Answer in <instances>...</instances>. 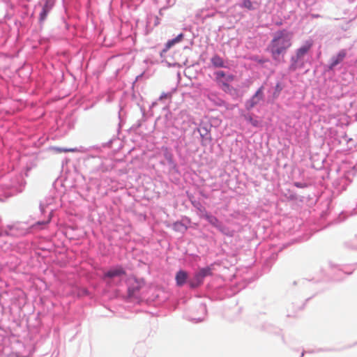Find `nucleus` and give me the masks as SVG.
Masks as SVG:
<instances>
[{"label": "nucleus", "mask_w": 357, "mask_h": 357, "mask_svg": "<svg viewBox=\"0 0 357 357\" xmlns=\"http://www.w3.org/2000/svg\"><path fill=\"white\" fill-rule=\"evenodd\" d=\"M293 33L285 29L275 32L271 40L268 50L273 60L280 61L292 45Z\"/></svg>", "instance_id": "obj_1"}, {"label": "nucleus", "mask_w": 357, "mask_h": 357, "mask_svg": "<svg viewBox=\"0 0 357 357\" xmlns=\"http://www.w3.org/2000/svg\"><path fill=\"white\" fill-rule=\"evenodd\" d=\"M234 76L232 75H226L225 72L220 70L215 73V80L219 85L222 86V89L225 90L229 87L228 82L234 80Z\"/></svg>", "instance_id": "obj_2"}, {"label": "nucleus", "mask_w": 357, "mask_h": 357, "mask_svg": "<svg viewBox=\"0 0 357 357\" xmlns=\"http://www.w3.org/2000/svg\"><path fill=\"white\" fill-rule=\"evenodd\" d=\"M264 93H263V86H261L256 93L252 96V97L246 102L245 107L248 110L251 109L255 105H257L259 102L263 99Z\"/></svg>", "instance_id": "obj_3"}, {"label": "nucleus", "mask_w": 357, "mask_h": 357, "mask_svg": "<svg viewBox=\"0 0 357 357\" xmlns=\"http://www.w3.org/2000/svg\"><path fill=\"white\" fill-rule=\"evenodd\" d=\"M347 56V51L345 50H341L338 52L336 55H334L331 59V62L328 66L330 70H333L336 66L343 61Z\"/></svg>", "instance_id": "obj_4"}, {"label": "nucleus", "mask_w": 357, "mask_h": 357, "mask_svg": "<svg viewBox=\"0 0 357 357\" xmlns=\"http://www.w3.org/2000/svg\"><path fill=\"white\" fill-rule=\"evenodd\" d=\"M54 6L53 0H47L45 5L43 7L42 11L40 13L39 21L43 23L47 18V16Z\"/></svg>", "instance_id": "obj_5"}, {"label": "nucleus", "mask_w": 357, "mask_h": 357, "mask_svg": "<svg viewBox=\"0 0 357 357\" xmlns=\"http://www.w3.org/2000/svg\"><path fill=\"white\" fill-rule=\"evenodd\" d=\"M203 216L211 225L218 228L220 231L224 232V228L216 217L208 213H205Z\"/></svg>", "instance_id": "obj_6"}, {"label": "nucleus", "mask_w": 357, "mask_h": 357, "mask_svg": "<svg viewBox=\"0 0 357 357\" xmlns=\"http://www.w3.org/2000/svg\"><path fill=\"white\" fill-rule=\"evenodd\" d=\"M312 46V43L307 41L303 45L298 48L296 54L297 59H300L303 57L308 52Z\"/></svg>", "instance_id": "obj_7"}, {"label": "nucleus", "mask_w": 357, "mask_h": 357, "mask_svg": "<svg viewBox=\"0 0 357 357\" xmlns=\"http://www.w3.org/2000/svg\"><path fill=\"white\" fill-rule=\"evenodd\" d=\"M123 275H126L125 270L122 267H116L106 272L105 277L112 278Z\"/></svg>", "instance_id": "obj_8"}, {"label": "nucleus", "mask_w": 357, "mask_h": 357, "mask_svg": "<svg viewBox=\"0 0 357 357\" xmlns=\"http://www.w3.org/2000/svg\"><path fill=\"white\" fill-rule=\"evenodd\" d=\"M183 38V34L180 33L175 38L172 40H169L165 44V48L162 50V53L167 52L172 47H173L175 44L181 42Z\"/></svg>", "instance_id": "obj_9"}, {"label": "nucleus", "mask_w": 357, "mask_h": 357, "mask_svg": "<svg viewBox=\"0 0 357 357\" xmlns=\"http://www.w3.org/2000/svg\"><path fill=\"white\" fill-rule=\"evenodd\" d=\"M188 278V273L184 271H179L176 275V281L178 286H182Z\"/></svg>", "instance_id": "obj_10"}, {"label": "nucleus", "mask_w": 357, "mask_h": 357, "mask_svg": "<svg viewBox=\"0 0 357 357\" xmlns=\"http://www.w3.org/2000/svg\"><path fill=\"white\" fill-rule=\"evenodd\" d=\"M204 278L200 276V275L197 273H195L194 278L190 280L188 282L192 288H195L199 286L203 282Z\"/></svg>", "instance_id": "obj_11"}, {"label": "nucleus", "mask_w": 357, "mask_h": 357, "mask_svg": "<svg viewBox=\"0 0 357 357\" xmlns=\"http://www.w3.org/2000/svg\"><path fill=\"white\" fill-rule=\"evenodd\" d=\"M211 61L212 64L217 68L224 67V61L223 59L218 55H214Z\"/></svg>", "instance_id": "obj_12"}, {"label": "nucleus", "mask_w": 357, "mask_h": 357, "mask_svg": "<svg viewBox=\"0 0 357 357\" xmlns=\"http://www.w3.org/2000/svg\"><path fill=\"white\" fill-rule=\"evenodd\" d=\"M52 150L56 153H68V152H77L78 149L77 148H69V149H63L60 147H53Z\"/></svg>", "instance_id": "obj_13"}, {"label": "nucleus", "mask_w": 357, "mask_h": 357, "mask_svg": "<svg viewBox=\"0 0 357 357\" xmlns=\"http://www.w3.org/2000/svg\"><path fill=\"white\" fill-rule=\"evenodd\" d=\"M198 273L200 275L201 277L204 278L206 276L211 275H212V271H211V268L210 267H206V268H201L198 271Z\"/></svg>", "instance_id": "obj_14"}, {"label": "nucleus", "mask_w": 357, "mask_h": 357, "mask_svg": "<svg viewBox=\"0 0 357 357\" xmlns=\"http://www.w3.org/2000/svg\"><path fill=\"white\" fill-rule=\"evenodd\" d=\"M244 117L245 119L250 122L253 126L257 127L259 126V121L256 119H254L251 115H245Z\"/></svg>", "instance_id": "obj_15"}, {"label": "nucleus", "mask_w": 357, "mask_h": 357, "mask_svg": "<svg viewBox=\"0 0 357 357\" xmlns=\"http://www.w3.org/2000/svg\"><path fill=\"white\" fill-rule=\"evenodd\" d=\"M174 228L176 231L186 230L185 226L179 222H176L174 224Z\"/></svg>", "instance_id": "obj_16"}, {"label": "nucleus", "mask_w": 357, "mask_h": 357, "mask_svg": "<svg viewBox=\"0 0 357 357\" xmlns=\"http://www.w3.org/2000/svg\"><path fill=\"white\" fill-rule=\"evenodd\" d=\"M242 6L244 8H248V10H252L253 9L252 3V1L250 0H243V3H242Z\"/></svg>", "instance_id": "obj_17"}, {"label": "nucleus", "mask_w": 357, "mask_h": 357, "mask_svg": "<svg viewBox=\"0 0 357 357\" xmlns=\"http://www.w3.org/2000/svg\"><path fill=\"white\" fill-rule=\"evenodd\" d=\"M172 93H162L160 95V96L159 98V100H163L167 99V98L170 99L172 98Z\"/></svg>", "instance_id": "obj_18"}, {"label": "nucleus", "mask_w": 357, "mask_h": 357, "mask_svg": "<svg viewBox=\"0 0 357 357\" xmlns=\"http://www.w3.org/2000/svg\"><path fill=\"white\" fill-rule=\"evenodd\" d=\"M206 130L205 135H208V132H207V130ZM201 136H202V144H204V141L208 140V141L210 142V141L211 140V137H210V136H208V137H204V134H202V133H201Z\"/></svg>", "instance_id": "obj_19"}, {"label": "nucleus", "mask_w": 357, "mask_h": 357, "mask_svg": "<svg viewBox=\"0 0 357 357\" xmlns=\"http://www.w3.org/2000/svg\"><path fill=\"white\" fill-rule=\"evenodd\" d=\"M282 91V86L280 83H278L275 86V91L279 93Z\"/></svg>", "instance_id": "obj_20"}, {"label": "nucleus", "mask_w": 357, "mask_h": 357, "mask_svg": "<svg viewBox=\"0 0 357 357\" xmlns=\"http://www.w3.org/2000/svg\"><path fill=\"white\" fill-rule=\"evenodd\" d=\"M128 294L130 296H133L135 294V290L130 288L128 289Z\"/></svg>", "instance_id": "obj_21"}]
</instances>
